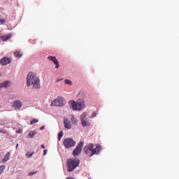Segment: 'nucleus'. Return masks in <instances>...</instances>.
Listing matches in <instances>:
<instances>
[{
    "instance_id": "nucleus-1",
    "label": "nucleus",
    "mask_w": 179,
    "mask_h": 179,
    "mask_svg": "<svg viewBox=\"0 0 179 179\" xmlns=\"http://www.w3.org/2000/svg\"><path fill=\"white\" fill-rule=\"evenodd\" d=\"M27 85H32L34 89H38L40 87V78L37 77V75L34 73H29L27 77Z\"/></svg>"
},
{
    "instance_id": "nucleus-2",
    "label": "nucleus",
    "mask_w": 179,
    "mask_h": 179,
    "mask_svg": "<svg viewBox=\"0 0 179 179\" xmlns=\"http://www.w3.org/2000/svg\"><path fill=\"white\" fill-rule=\"evenodd\" d=\"M101 150V147L100 145H96V148H94V145L92 143L89 144L88 145L85 146L84 152L92 157L94 155H97L99 154V152Z\"/></svg>"
},
{
    "instance_id": "nucleus-3",
    "label": "nucleus",
    "mask_w": 179,
    "mask_h": 179,
    "mask_svg": "<svg viewBox=\"0 0 179 179\" xmlns=\"http://www.w3.org/2000/svg\"><path fill=\"white\" fill-rule=\"evenodd\" d=\"M80 164L78 159H67V171L68 172L73 171Z\"/></svg>"
},
{
    "instance_id": "nucleus-4",
    "label": "nucleus",
    "mask_w": 179,
    "mask_h": 179,
    "mask_svg": "<svg viewBox=\"0 0 179 179\" xmlns=\"http://www.w3.org/2000/svg\"><path fill=\"white\" fill-rule=\"evenodd\" d=\"M69 104L73 110H80L85 108V102L83 101H78L77 102L71 101Z\"/></svg>"
},
{
    "instance_id": "nucleus-5",
    "label": "nucleus",
    "mask_w": 179,
    "mask_h": 179,
    "mask_svg": "<svg viewBox=\"0 0 179 179\" xmlns=\"http://www.w3.org/2000/svg\"><path fill=\"white\" fill-rule=\"evenodd\" d=\"M64 103L65 101L64 100V98L59 96L51 103V106L62 107L64 105Z\"/></svg>"
},
{
    "instance_id": "nucleus-6",
    "label": "nucleus",
    "mask_w": 179,
    "mask_h": 179,
    "mask_svg": "<svg viewBox=\"0 0 179 179\" xmlns=\"http://www.w3.org/2000/svg\"><path fill=\"white\" fill-rule=\"evenodd\" d=\"M64 145L66 149H69L76 145V142L72 138H65Z\"/></svg>"
},
{
    "instance_id": "nucleus-7",
    "label": "nucleus",
    "mask_w": 179,
    "mask_h": 179,
    "mask_svg": "<svg viewBox=\"0 0 179 179\" xmlns=\"http://www.w3.org/2000/svg\"><path fill=\"white\" fill-rule=\"evenodd\" d=\"M81 124L83 127H90L91 125L90 122L87 119V113H83L80 116Z\"/></svg>"
},
{
    "instance_id": "nucleus-8",
    "label": "nucleus",
    "mask_w": 179,
    "mask_h": 179,
    "mask_svg": "<svg viewBox=\"0 0 179 179\" xmlns=\"http://www.w3.org/2000/svg\"><path fill=\"white\" fill-rule=\"evenodd\" d=\"M84 143L83 141L80 142L77 145L76 148L73 151V155L76 157L82 152V148L83 146Z\"/></svg>"
},
{
    "instance_id": "nucleus-9",
    "label": "nucleus",
    "mask_w": 179,
    "mask_h": 179,
    "mask_svg": "<svg viewBox=\"0 0 179 179\" xmlns=\"http://www.w3.org/2000/svg\"><path fill=\"white\" fill-rule=\"evenodd\" d=\"M22 106V102L20 100L14 101L13 103V107L15 109H20Z\"/></svg>"
},
{
    "instance_id": "nucleus-10",
    "label": "nucleus",
    "mask_w": 179,
    "mask_h": 179,
    "mask_svg": "<svg viewBox=\"0 0 179 179\" xmlns=\"http://www.w3.org/2000/svg\"><path fill=\"white\" fill-rule=\"evenodd\" d=\"M11 62V59L8 57H3L1 59L0 63L1 65L5 66Z\"/></svg>"
},
{
    "instance_id": "nucleus-11",
    "label": "nucleus",
    "mask_w": 179,
    "mask_h": 179,
    "mask_svg": "<svg viewBox=\"0 0 179 179\" xmlns=\"http://www.w3.org/2000/svg\"><path fill=\"white\" fill-rule=\"evenodd\" d=\"M50 60L54 62V64H55V67L57 69H58L59 67V62L58 60L56 59L55 57H52V56H50V57H48Z\"/></svg>"
},
{
    "instance_id": "nucleus-12",
    "label": "nucleus",
    "mask_w": 179,
    "mask_h": 179,
    "mask_svg": "<svg viewBox=\"0 0 179 179\" xmlns=\"http://www.w3.org/2000/svg\"><path fill=\"white\" fill-rule=\"evenodd\" d=\"M64 128L66 129H71V122L69 121V120L67 118L64 119Z\"/></svg>"
},
{
    "instance_id": "nucleus-13",
    "label": "nucleus",
    "mask_w": 179,
    "mask_h": 179,
    "mask_svg": "<svg viewBox=\"0 0 179 179\" xmlns=\"http://www.w3.org/2000/svg\"><path fill=\"white\" fill-rule=\"evenodd\" d=\"M11 37H12L11 34H7L6 35H1V36H0V39L2 41H6L9 40L10 38H11Z\"/></svg>"
},
{
    "instance_id": "nucleus-14",
    "label": "nucleus",
    "mask_w": 179,
    "mask_h": 179,
    "mask_svg": "<svg viewBox=\"0 0 179 179\" xmlns=\"http://www.w3.org/2000/svg\"><path fill=\"white\" fill-rule=\"evenodd\" d=\"M13 55L15 57H17V58H20L23 56V54L20 51H15Z\"/></svg>"
},
{
    "instance_id": "nucleus-15",
    "label": "nucleus",
    "mask_w": 179,
    "mask_h": 179,
    "mask_svg": "<svg viewBox=\"0 0 179 179\" xmlns=\"http://www.w3.org/2000/svg\"><path fill=\"white\" fill-rule=\"evenodd\" d=\"M10 157V152H7L6 154V156L3 159V162H4V163L7 162L9 160Z\"/></svg>"
},
{
    "instance_id": "nucleus-16",
    "label": "nucleus",
    "mask_w": 179,
    "mask_h": 179,
    "mask_svg": "<svg viewBox=\"0 0 179 179\" xmlns=\"http://www.w3.org/2000/svg\"><path fill=\"white\" fill-rule=\"evenodd\" d=\"M37 134V132L36 131H31L29 133V135H28V137L29 138H33L35 135Z\"/></svg>"
},
{
    "instance_id": "nucleus-17",
    "label": "nucleus",
    "mask_w": 179,
    "mask_h": 179,
    "mask_svg": "<svg viewBox=\"0 0 179 179\" xmlns=\"http://www.w3.org/2000/svg\"><path fill=\"white\" fill-rule=\"evenodd\" d=\"M10 82L9 81H7V82H4L3 83H1L0 84V89L2 88V87H7L9 85Z\"/></svg>"
},
{
    "instance_id": "nucleus-18",
    "label": "nucleus",
    "mask_w": 179,
    "mask_h": 179,
    "mask_svg": "<svg viewBox=\"0 0 179 179\" xmlns=\"http://www.w3.org/2000/svg\"><path fill=\"white\" fill-rule=\"evenodd\" d=\"M71 122L72 124H75V125H77V118L75 117L74 116H72L71 117Z\"/></svg>"
},
{
    "instance_id": "nucleus-19",
    "label": "nucleus",
    "mask_w": 179,
    "mask_h": 179,
    "mask_svg": "<svg viewBox=\"0 0 179 179\" xmlns=\"http://www.w3.org/2000/svg\"><path fill=\"white\" fill-rule=\"evenodd\" d=\"M34 155V152L30 153V152H27L26 153V157H27V158L29 159V158L32 157Z\"/></svg>"
},
{
    "instance_id": "nucleus-20",
    "label": "nucleus",
    "mask_w": 179,
    "mask_h": 179,
    "mask_svg": "<svg viewBox=\"0 0 179 179\" xmlns=\"http://www.w3.org/2000/svg\"><path fill=\"white\" fill-rule=\"evenodd\" d=\"M5 169H6V166L4 165L0 166V175H1L3 173Z\"/></svg>"
},
{
    "instance_id": "nucleus-21",
    "label": "nucleus",
    "mask_w": 179,
    "mask_h": 179,
    "mask_svg": "<svg viewBox=\"0 0 179 179\" xmlns=\"http://www.w3.org/2000/svg\"><path fill=\"white\" fill-rule=\"evenodd\" d=\"M36 122H38V120L37 119H34L30 121V124L31 125H34V124H36Z\"/></svg>"
},
{
    "instance_id": "nucleus-22",
    "label": "nucleus",
    "mask_w": 179,
    "mask_h": 179,
    "mask_svg": "<svg viewBox=\"0 0 179 179\" xmlns=\"http://www.w3.org/2000/svg\"><path fill=\"white\" fill-rule=\"evenodd\" d=\"M63 137V133L62 131L59 132L58 134V139L59 141H61V138Z\"/></svg>"
},
{
    "instance_id": "nucleus-23",
    "label": "nucleus",
    "mask_w": 179,
    "mask_h": 179,
    "mask_svg": "<svg viewBox=\"0 0 179 179\" xmlns=\"http://www.w3.org/2000/svg\"><path fill=\"white\" fill-rule=\"evenodd\" d=\"M64 83H65L66 84L69 85H72L71 81H70V80H65Z\"/></svg>"
},
{
    "instance_id": "nucleus-24",
    "label": "nucleus",
    "mask_w": 179,
    "mask_h": 179,
    "mask_svg": "<svg viewBox=\"0 0 179 179\" xmlns=\"http://www.w3.org/2000/svg\"><path fill=\"white\" fill-rule=\"evenodd\" d=\"M79 96H85V92L84 91H80L78 94Z\"/></svg>"
},
{
    "instance_id": "nucleus-25",
    "label": "nucleus",
    "mask_w": 179,
    "mask_h": 179,
    "mask_svg": "<svg viewBox=\"0 0 179 179\" xmlns=\"http://www.w3.org/2000/svg\"><path fill=\"white\" fill-rule=\"evenodd\" d=\"M6 22V20H2L1 18H0V24H4Z\"/></svg>"
},
{
    "instance_id": "nucleus-26",
    "label": "nucleus",
    "mask_w": 179,
    "mask_h": 179,
    "mask_svg": "<svg viewBox=\"0 0 179 179\" xmlns=\"http://www.w3.org/2000/svg\"><path fill=\"white\" fill-rule=\"evenodd\" d=\"M37 173V171H32L29 173V176H34Z\"/></svg>"
},
{
    "instance_id": "nucleus-27",
    "label": "nucleus",
    "mask_w": 179,
    "mask_h": 179,
    "mask_svg": "<svg viewBox=\"0 0 179 179\" xmlns=\"http://www.w3.org/2000/svg\"><path fill=\"white\" fill-rule=\"evenodd\" d=\"M96 115H97V114L95 112H94L93 114L91 115L90 118H94Z\"/></svg>"
},
{
    "instance_id": "nucleus-28",
    "label": "nucleus",
    "mask_w": 179,
    "mask_h": 179,
    "mask_svg": "<svg viewBox=\"0 0 179 179\" xmlns=\"http://www.w3.org/2000/svg\"><path fill=\"white\" fill-rule=\"evenodd\" d=\"M17 134H22V130L18 129V130L17 131Z\"/></svg>"
},
{
    "instance_id": "nucleus-29",
    "label": "nucleus",
    "mask_w": 179,
    "mask_h": 179,
    "mask_svg": "<svg viewBox=\"0 0 179 179\" xmlns=\"http://www.w3.org/2000/svg\"><path fill=\"white\" fill-rule=\"evenodd\" d=\"M47 152H48L47 150H44V151H43V155L44 156H45L47 155Z\"/></svg>"
},
{
    "instance_id": "nucleus-30",
    "label": "nucleus",
    "mask_w": 179,
    "mask_h": 179,
    "mask_svg": "<svg viewBox=\"0 0 179 179\" xmlns=\"http://www.w3.org/2000/svg\"><path fill=\"white\" fill-rule=\"evenodd\" d=\"M41 148H42V149H45V145L42 144V145H41Z\"/></svg>"
},
{
    "instance_id": "nucleus-31",
    "label": "nucleus",
    "mask_w": 179,
    "mask_h": 179,
    "mask_svg": "<svg viewBox=\"0 0 179 179\" xmlns=\"http://www.w3.org/2000/svg\"><path fill=\"white\" fill-rule=\"evenodd\" d=\"M41 131H43V129H44V126H43L42 127L40 128Z\"/></svg>"
},
{
    "instance_id": "nucleus-32",
    "label": "nucleus",
    "mask_w": 179,
    "mask_h": 179,
    "mask_svg": "<svg viewBox=\"0 0 179 179\" xmlns=\"http://www.w3.org/2000/svg\"><path fill=\"white\" fill-rule=\"evenodd\" d=\"M18 147H19V144H18V143H17L15 148H16V149H17V148H18Z\"/></svg>"
},
{
    "instance_id": "nucleus-33",
    "label": "nucleus",
    "mask_w": 179,
    "mask_h": 179,
    "mask_svg": "<svg viewBox=\"0 0 179 179\" xmlns=\"http://www.w3.org/2000/svg\"><path fill=\"white\" fill-rule=\"evenodd\" d=\"M66 179H75V178H71V177H69V178H67Z\"/></svg>"
},
{
    "instance_id": "nucleus-34",
    "label": "nucleus",
    "mask_w": 179,
    "mask_h": 179,
    "mask_svg": "<svg viewBox=\"0 0 179 179\" xmlns=\"http://www.w3.org/2000/svg\"><path fill=\"white\" fill-rule=\"evenodd\" d=\"M0 133H3V130H0Z\"/></svg>"
},
{
    "instance_id": "nucleus-35",
    "label": "nucleus",
    "mask_w": 179,
    "mask_h": 179,
    "mask_svg": "<svg viewBox=\"0 0 179 179\" xmlns=\"http://www.w3.org/2000/svg\"><path fill=\"white\" fill-rule=\"evenodd\" d=\"M0 76H1V73H0Z\"/></svg>"
},
{
    "instance_id": "nucleus-36",
    "label": "nucleus",
    "mask_w": 179,
    "mask_h": 179,
    "mask_svg": "<svg viewBox=\"0 0 179 179\" xmlns=\"http://www.w3.org/2000/svg\"><path fill=\"white\" fill-rule=\"evenodd\" d=\"M87 179H91V178H87Z\"/></svg>"
}]
</instances>
